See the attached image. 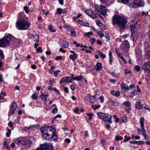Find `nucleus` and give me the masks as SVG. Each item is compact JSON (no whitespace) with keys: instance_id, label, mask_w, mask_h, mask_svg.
I'll use <instances>...</instances> for the list:
<instances>
[{"instance_id":"43","label":"nucleus","mask_w":150,"mask_h":150,"mask_svg":"<svg viewBox=\"0 0 150 150\" xmlns=\"http://www.w3.org/2000/svg\"><path fill=\"white\" fill-rule=\"evenodd\" d=\"M31 98L34 100H35L37 98V96L36 94L34 93L31 96Z\"/></svg>"},{"instance_id":"4","label":"nucleus","mask_w":150,"mask_h":150,"mask_svg":"<svg viewBox=\"0 0 150 150\" xmlns=\"http://www.w3.org/2000/svg\"><path fill=\"white\" fill-rule=\"evenodd\" d=\"M96 9H95V12L98 14V16L103 19H104L102 16H105L106 15L107 9L105 6L100 5L99 6L96 7Z\"/></svg>"},{"instance_id":"22","label":"nucleus","mask_w":150,"mask_h":150,"mask_svg":"<svg viewBox=\"0 0 150 150\" xmlns=\"http://www.w3.org/2000/svg\"><path fill=\"white\" fill-rule=\"evenodd\" d=\"M135 108L138 109H141L143 108V105H141L139 102H137L136 103Z\"/></svg>"},{"instance_id":"23","label":"nucleus","mask_w":150,"mask_h":150,"mask_svg":"<svg viewBox=\"0 0 150 150\" xmlns=\"http://www.w3.org/2000/svg\"><path fill=\"white\" fill-rule=\"evenodd\" d=\"M96 95L94 96H92L90 98H88L90 100L89 101L90 103H93L95 101H96L97 100V99L96 98Z\"/></svg>"},{"instance_id":"52","label":"nucleus","mask_w":150,"mask_h":150,"mask_svg":"<svg viewBox=\"0 0 150 150\" xmlns=\"http://www.w3.org/2000/svg\"><path fill=\"white\" fill-rule=\"evenodd\" d=\"M60 72L59 70H57L56 71H55L54 72V74L55 77H57V76L58 72Z\"/></svg>"},{"instance_id":"38","label":"nucleus","mask_w":150,"mask_h":150,"mask_svg":"<svg viewBox=\"0 0 150 150\" xmlns=\"http://www.w3.org/2000/svg\"><path fill=\"white\" fill-rule=\"evenodd\" d=\"M0 56L1 57V60H3L4 58V54L3 53V50H0Z\"/></svg>"},{"instance_id":"26","label":"nucleus","mask_w":150,"mask_h":150,"mask_svg":"<svg viewBox=\"0 0 150 150\" xmlns=\"http://www.w3.org/2000/svg\"><path fill=\"white\" fill-rule=\"evenodd\" d=\"M61 45L65 48H68L69 45L68 43L67 42L62 40H61Z\"/></svg>"},{"instance_id":"27","label":"nucleus","mask_w":150,"mask_h":150,"mask_svg":"<svg viewBox=\"0 0 150 150\" xmlns=\"http://www.w3.org/2000/svg\"><path fill=\"white\" fill-rule=\"evenodd\" d=\"M137 94V91H132L131 92L129 93V96L130 98H132Z\"/></svg>"},{"instance_id":"14","label":"nucleus","mask_w":150,"mask_h":150,"mask_svg":"<svg viewBox=\"0 0 150 150\" xmlns=\"http://www.w3.org/2000/svg\"><path fill=\"white\" fill-rule=\"evenodd\" d=\"M144 118L141 117L140 119V123L142 128V134L146 133L144 126Z\"/></svg>"},{"instance_id":"34","label":"nucleus","mask_w":150,"mask_h":150,"mask_svg":"<svg viewBox=\"0 0 150 150\" xmlns=\"http://www.w3.org/2000/svg\"><path fill=\"white\" fill-rule=\"evenodd\" d=\"M3 145L4 147H5L8 150H10V147L9 145H8L7 143L5 142L4 144H3Z\"/></svg>"},{"instance_id":"35","label":"nucleus","mask_w":150,"mask_h":150,"mask_svg":"<svg viewBox=\"0 0 150 150\" xmlns=\"http://www.w3.org/2000/svg\"><path fill=\"white\" fill-rule=\"evenodd\" d=\"M98 26L101 30H104L106 29L105 25L102 23H101L100 25H99Z\"/></svg>"},{"instance_id":"9","label":"nucleus","mask_w":150,"mask_h":150,"mask_svg":"<svg viewBox=\"0 0 150 150\" xmlns=\"http://www.w3.org/2000/svg\"><path fill=\"white\" fill-rule=\"evenodd\" d=\"M28 140L26 138H22L18 139L15 141V142L18 145H25L28 143Z\"/></svg>"},{"instance_id":"54","label":"nucleus","mask_w":150,"mask_h":150,"mask_svg":"<svg viewBox=\"0 0 150 150\" xmlns=\"http://www.w3.org/2000/svg\"><path fill=\"white\" fill-rule=\"evenodd\" d=\"M140 67L139 66L136 65L135 66V69L137 71H139L140 70Z\"/></svg>"},{"instance_id":"42","label":"nucleus","mask_w":150,"mask_h":150,"mask_svg":"<svg viewBox=\"0 0 150 150\" xmlns=\"http://www.w3.org/2000/svg\"><path fill=\"white\" fill-rule=\"evenodd\" d=\"M42 50L41 49V47H38L36 49V52L38 53L39 52L42 53Z\"/></svg>"},{"instance_id":"57","label":"nucleus","mask_w":150,"mask_h":150,"mask_svg":"<svg viewBox=\"0 0 150 150\" xmlns=\"http://www.w3.org/2000/svg\"><path fill=\"white\" fill-rule=\"evenodd\" d=\"M64 92H66L67 93H69V89L67 87H64Z\"/></svg>"},{"instance_id":"60","label":"nucleus","mask_w":150,"mask_h":150,"mask_svg":"<svg viewBox=\"0 0 150 150\" xmlns=\"http://www.w3.org/2000/svg\"><path fill=\"white\" fill-rule=\"evenodd\" d=\"M8 125L10 127L12 128L13 126V123L11 121H10L8 123Z\"/></svg>"},{"instance_id":"10","label":"nucleus","mask_w":150,"mask_h":150,"mask_svg":"<svg viewBox=\"0 0 150 150\" xmlns=\"http://www.w3.org/2000/svg\"><path fill=\"white\" fill-rule=\"evenodd\" d=\"M129 48V44L127 40H125L123 43L121 45L120 48L121 50H123L124 51H126L127 49Z\"/></svg>"},{"instance_id":"47","label":"nucleus","mask_w":150,"mask_h":150,"mask_svg":"<svg viewBox=\"0 0 150 150\" xmlns=\"http://www.w3.org/2000/svg\"><path fill=\"white\" fill-rule=\"evenodd\" d=\"M23 15V13H20L18 15V19L20 20L22 16Z\"/></svg>"},{"instance_id":"19","label":"nucleus","mask_w":150,"mask_h":150,"mask_svg":"<svg viewBox=\"0 0 150 150\" xmlns=\"http://www.w3.org/2000/svg\"><path fill=\"white\" fill-rule=\"evenodd\" d=\"M100 2L103 4H105L108 6H109L111 4H112L113 2V1H109L107 0H100Z\"/></svg>"},{"instance_id":"39","label":"nucleus","mask_w":150,"mask_h":150,"mask_svg":"<svg viewBox=\"0 0 150 150\" xmlns=\"http://www.w3.org/2000/svg\"><path fill=\"white\" fill-rule=\"evenodd\" d=\"M125 139L124 142H126L129 141L131 137H130L127 136L125 135L124 137Z\"/></svg>"},{"instance_id":"30","label":"nucleus","mask_w":150,"mask_h":150,"mask_svg":"<svg viewBox=\"0 0 150 150\" xmlns=\"http://www.w3.org/2000/svg\"><path fill=\"white\" fill-rule=\"evenodd\" d=\"M40 97L41 99L47 102L48 101L47 100V98L45 97V96L44 94H41Z\"/></svg>"},{"instance_id":"51","label":"nucleus","mask_w":150,"mask_h":150,"mask_svg":"<svg viewBox=\"0 0 150 150\" xmlns=\"http://www.w3.org/2000/svg\"><path fill=\"white\" fill-rule=\"evenodd\" d=\"M105 142V140L103 139H101L100 141V143L101 144L102 146H103Z\"/></svg>"},{"instance_id":"15","label":"nucleus","mask_w":150,"mask_h":150,"mask_svg":"<svg viewBox=\"0 0 150 150\" xmlns=\"http://www.w3.org/2000/svg\"><path fill=\"white\" fill-rule=\"evenodd\" d=\"M16 108V104L14 102L11 104V106L10 108V111L9 113V115H11L14 114Z\"/></svg>"},{"instance_id":"41","label":"nucleus","mask_w":150,"mask_h":150,"mask_svg":"<svg viewBox=\"0 0 150 150\" xmlns=\"http://www.w3.org/2000/svg\"><path fill=\"white\" fill-rule=\"evenodd\" d=\"M96 33L98 34L101 38H102L104 34L101 31H98L97 32H96Z\"/></svg>"},{"instance_id":"40","label":"nucleus","mask_w":150,"mask_h":150,"mask_svg":"<svg viewBox=\"0 0 150 150\" xmlns=\"http://www.w3.org/2000/svg\"><path fill=\"white\" fill-rule=\"evenodd\" d=\"M93 34V33L92 32H89L87 33H86L84 36L85 37H89V35H92Z\"/></svg>"},{"instance_id":"20","label":"nucleus","mask_w":150,"mask_h":150,"mask_svg":"<svg viewBox=\"0 0 150 150\" xmlns=\"http://www.w3.org/2000/svg\"><path fill=\"white\" fill-rule=\"evenodd\" d=\"M129 142L130 143L138 144V145H141L143 144H144L145 142L143 141H130Z\"/></svg>"},{"instance_id":"11","label":"nucleus","mask_w":150,"mask_h":150,"mask_svg":"<svg viewBox=\"0 0 150 150\" xmlns=\"http://www.w3.org/2000/svg\"><path fill=\"white\" fill-rule=\"evenodd\" d=\"M72 80L71 77L70 76L64 77L62 78L60 82V83L62 84L63 83H69L71 82Z\"/></svg>"},{"instance_id":"12","label":"nucleus","mask_w":150,"mask_h":150,"mask_svg":"<svg viewBox=\"0 0 150 150\" xmlns=\"http://www.w3.org/2000/svg\"><path fill=\"white\" fill-rule=\"evenodd\" d=\"M134 5L139 7H142L144 6L143 0H134L133 2Z\"/></svg>"},{"instance_id":"59","label":"nucleus","mask_w":150,"mask_h":150,"mask_svg":"<svg viewBox=\"0 0 150 150\" xmlns=\"http://www.w3.org/2000/svg\"><path fill=\"white\" fill-rule=\"evenodd\" d=\"M96 22L97 24L99 26V25H100V24L102 23L99 20H96Z\"/></svg>"},{"instance_id":"1","label":"nucleus","mask_w":150,"mask_h":150,"mask_svg":"<svg viewBox=\"0 0 150 150\" xmlns=\"http://www.w3.org/2000/svg\"><path fill=\"white\" fill-rule=\"evenodd\" d=\"M127 23L126 19L124 17L119 15L113 16L112 18V23L113 25H117L118 27L122 29L125 28V25Z\"/></svg>"},{"instance_id":"56","label":"nucleus","mask_w":150,"mask_h":150,"mask_svg":"<svg viewBox=\"0 0 150 150\" xmlns=\"http://www.w3.org/2000/svg\"><path fill=\"white\" fill-rule=\"evenodd\" d=\"M58 109L57 108H54L52 110V112L53 113H56L57 112Z\"/></svg>"},{"instance_id":"33","label":"nucleus","mask_w":150,"mask_h":150,"mask_svg":"<svg viewBox=\"0 0 150 150\" xmlns=\"http://www.w3.org/2000/svg\"><path fill=\"white\" fill-rule=\"evenodd\" d=\"M130 28L131 30L132 34H134V30L135 28V26L134 25H131L130 26Z\"/></svg>"},{"instance_id":"25","label":"nucleus","mask_w":150,"mask_h":150,"mask_svg":"<svg viewBox=\"0 0 150 150\" xmlns=\"http://www.w3.org/2000/svg\"><path fill=\"white\" fill-rule=\"evenodd\" d=\"M121 86L122 88L125 89L126 91L129 90V87L124 83H122Z\"/></svg>"},{"instance_id":"53","label":"nucleus","mask_w":150,"mask_h":150,"mask_svg":"<svg viewBox=\"0 0 150 150\" xmlns=\"http://www.w3.org/2000/svg\"><path fill=\"white\" fill-rule=\"evenodd\" d=\"M99 99L100 100V101L101 102V103H103L104 99V97L103 96H101L99 98Z\"/></svg>"},{"instance_id":"3","label":"nucleus","mask_w":150,"mask_h":150,"mask_svg":"<svg viewBox=\"0 0 150 150\" xmlns=\"http://www.w3.org/2000/svg\"><path fill=\"white\" fill-rule=\"evenodd\" d=\"M16 27L20 30H24L27 29L29 26L30 23L24 19L17 21L16 23Z\"/></svg>"},{"instance_id":"29","label":"nucleus","mask_w":150,"mask_h":150,"mask_svg":"<svg viewBox=\"0 0 150 150\" xmlns=\"http://www.w3.org/2000/svg\"><path fill=\"white\" fill-rule=\"evenodd\" d=\"M110 103L112 106H118V104L116 102H114L112 100H110L109 101Z\"/></svg>"},{"instance_id":"50","label":"nucleus","mask_w":150,"mask_h":150,"mask_svg":"<svg viewBox=\"0 0 150 150\" xmlns=\"http://www.w3.org/2000/svg\"><path fill=\"white\" fill-rule=\"evenodd\" d=\"M87 115L89 117V119L90 120L92 119V116L93 114L92 113H88L87 114Z\"/></svg>"},{"instance_id":"55","label":"nucleus","mask_w":150,"mask_h":150,"mask_svg":"<svg viewBox=\"0 0 150 150\" xmlns=\"http://www.w3.org/2000/svg\"><path fill=\"white\" fill-rule=\"evenodd\" d=\"M120 58L122 60V61L123 62L126 64H127V62L126 61V60L122 56V57H120Z\"/></svg>"},{"instance_id":"63","label":"nucleus","mask_w":150,"mask_h":150,"mask_svg":"<svg viewBox=\"0 0 150 150\" xmlns=\"http://www.w3.org/2000/svg\"><path fill=\"white\" fill-rule=\"evenodd\" d=\"M121 1L124 4H126L128 2L129 0H121Z\"/></svg>"},{"instance_id":"8","label":"nucleus","mask_w":150,"mask_h":150,"mask_svg":"<svg viewBox=\"0 0 150 150\" xmlns=\"http://www.w3.org/2000/svg\"><path fill=\"white\" fill-rule=\"evenodd\" d=\"M53 146L51 144H47L40 145L36 150H52Z\"/></svg>"},{"instance_id":"28","label":"nucleus","mask_w":150,"mask_h":150,"mask_svg":"<svg viewBox=\"0 0 150 150\" xmlns=\"http://www.w3.org/2000/svg\"><path fill=\"white\" fill-rule=\"evenodd\" d=\"M149 67V65L147 64H145L143 65L142 66V69L145 70H147L148 72L149 71V70L148 69Z\"/></svg>"},{"instance_id":"36","label":"nucleus","mask_w":150,"mask_h":150,"mask_svg":"<svg viewBox=\"0 0 150 150\" xmlns=\"http://www.w3.org/2000/svg\"><path fill=\"white\" fill-rule=\"evenodd\" d=\"M82 78L83 77L82 76H76L74 78V80H76L77 81H79L81 80Z\"/></svg>"},{"instance_id":"45","label":"nucleus","mask_w":150,"mask_h":150,"mask_svg":"<svg viewBox=\"0 0 150 150\" xmlns=\"http://www.w3.org/2000/svg\"><path fill=\"white\" fill-rule=\"evenodd\" d=\"M123 138L122 137H120L119 136H117L116 137L115 140L119 141L122 140Z\"/></svg>"},{"instance_id":"18","label":"nucleus","mask_w":150,"mask_h":150,"mask_svg":"<svg viewBox=\"0 0 150 150\" xmlns=\"http://www.w3.org/2000/svg\"><path fill=\"white\" fill-rule=\"evenodd\" d=\"M95 69L98 71H101L102 69L101 64L100 63L97 62L95 66Z\"/></svg>"},{"instance_id":"2","label":"nucleus","mask_w":150,"mask_h":150,"mask_svg":"<svg viewBox=\"0 0 150 150\" xmlns=\"http://www.w3.org/2000/svg\"><path fill=\"white\" fill-rule=\"evenodd\" d=\"M14 37L11 34L7 35L0 39V47H4L10 45L11 40L15 39Z\"/></svg>"},{"instance_id":"44","label":"nucleus","mask_w":150,"mask_h":150,"mask_svg":"<svg viewBox=\"0 0 150 150\" xmlns=\"http://www.w3.org/2000/svg\"><path fill=\"white\" fill-rule=\"evenodd\" d=\"M125 110L128 113H129L131 110V107H125Z\"/></svg>"},{"instance_id":"6","label":"nucleus","mask_w":150,"mask_h":150,"mask_svg":"<svg viewBox=\"0 0 150 150\" xmlns=\"http://www.w3.org/2000/svg\"><path fill=\"white\" fill-rule=\"evenodd\" d=\"M47 133L49 134H50L49 137L52 138V140L56 142L57 139V136L56 134V130L52 126L50 127L47 126Z\"/></svg>"},{"instance_id":"24","label":"nucleus","mask_w":150,"mask_h":150,"mask_svg":"<svg viewBox=\"0 0 150 150\" xmlns=\"http://www.w3.org/2000/svg\"><path fill=\"white\" fill-rule=\"evenodd\" d=\"M98 54H99L100 56L103 59H104L106 57V55L104 54L103 53L100 51L98 50L96 52Z\"/></svg>"},{"instance_id":"64","label":"nucleus","mask_w":150,"mask_h":150,"mask_svg":"<svg viewBox=\"0 0 150 150\" xmlns=\"http://www.w3.org/2000/svg\"><path fill=\"white\" fill-rule=\"evenodd\" d=\"M142 15L143 16L145 15L146 16H147L148 15V12H145L143 11L142 13Z\"/></svg>"},{"instance_id":"16","label":"nucleus","mask_w":150,"mask_h":150,"mask_svg":"<svg viewBox=\"0 0 150 150\" xmlns=\"http://www.w3.org/2000/svg\"><path fill=\"white\" fill-rule=\"evenodd\" d=\"M30 39H31L32 40L34 41L37 42L39 40V37L38 35H33L31 34L29 38Z\"/></svg>"},{"instance_id":"48","label":"nucleus","mask_w":150,"mask_h":150,"mask_svg":"<svg viewBox=\"0 0 150 150\" xmlns=\"http://www.w3.org/2000/svg\"><path fill=\"white\" fill-rule=\"evenodd\" d=\"M90 41L92 44H93L96 42V40L94 38H91Z\"/></svg>"},{"instance_id":"46","label":"nucleus","mask_w":150,"mask_h":150,"mask_svg":"<svg viewBox=\"0 0 150 150\" xmlns=\"http://www.w3.org/2000/svg\"><path fill=\"white\" fill-rule=\"evenodd\" d=\"M24 9L25 12L27 13H28L29 12V11L28 10V8L26 6H25L24 7Z\"/></svg>"},{"instance_id":"7","label":"nucleus","mask_w":150,"mask_h":150,"mask_svg":"<svg viewBox=\"0 0 150 150\" xmlns=\"http://www.w3.org/2000/svg\"><path fill=\"white\" fill-rule=\"evenodd\" d=\"M47 126H45L40 128V131L42 134V137L45 139H47L49 141L52 140V138L49 137L50 134L48 133L45 132H47Z\"/></svg>"},{"instance_id":"58","label":"nucleus","mask_w":150,"mask_h":150,"mask_svg":"<svg viewBox=\"0 0 150 150\" xmlns=\"http://www.w3.org/2000/svg\"><path fill=\"white\" fill-rule=\"evenodd\" d=\"M89 136L88 132L87 131H86L84 133V136L86 137H88Z\"/></svg>"},{"instance_id":"17","label":"nucleus","mask_w":150,"mask_h":150,"mask_svg":"<svg viewBox=\"0 0 150 150\" xmlns=\"http://www.w3.org/2000/svg\"><path fill=\"white\" fill-rule=\"evenodd\" d=\"M76 21L79 24H80L81 25L86 27H88L89 26V24L88 23H86L79 19H78L76 20Z\"/></svg>"},{"instance_id":"62","label":"nucleus","mask_w":150,"mask_h":150,"mask_svg":"<svg viewBox=\"0 0 150 150\" xmlns=\"http://www.w3.org/2000/svg\"><path fill=\"white\" fill-rule=\"evenodd\" d=\"M142 135L144 136V139H146L148 138L146 134V133Z\"/></svg>"},{"instance_id":"13","label":"nucleus","mask_w":150,"mask_h":150,"mask_svg":"<svg viewBox=\"0 0 150 150\" xmlns=\"http://www.w3.org/2000/svg\"><path fill=\"white\" fill-rule=\"evenodd\" d=\"M85 12L87 15L93 18L96 19L97 18V16L92 10H87L85 11Z\"/></svg>"},{"instance_id":"49","label":"nucleus","mask_w":150,"mask_h":150,"mask_svg":"<svg viewBox=\"0 0 150 150\" xmlns=\"http://www.w3.org/2000/svg\"><path fill=\"white\" fill-rule=\"evenodd\" d=\"M57 12L59 14H61L62 12V11L61 8H59L57 9Z\"/></svg>"},{"instance_id":"31","label":"nucleus","mask_w":150,"mask_h":150,"mask_svg":"<svg viewBox=\"0 0 150 150\" xmlns=\"http://www.w3.org/2000/svg\"><path fill=\"white\" fill-rule=\"evenodd\" d=\"M124 104L126 107H130L131 105V104L128 101H125L123 103Z\"/></svg>"},{"instance_id":"21","label":"nucleus","mask_w":150,"mask_h":150,"mask_svg":"<svg viewBox=\"0 0 150 150\" xmlns=\"http://www.w3.org/2000/svg\"><path fill=\"white\" fill-rule=\"evenodd\" d=\"M78 57V55L74 53V54L71 55L69 56V58L73 61H74L77 59Z\"/></svg>"},{"instance_id":"5","label":"nucleus","mask_w":150,"mask_h":150,"mask_svg":"<svg viewBox=\"0 0 150 150\" xmlns=\"http://www.w3.org/2000/svg\"><path fill=\"white\" fill-rule=\"evenodd\" d=\"M97 115L104 121H107L110 124L112 123L111 121L112 116L110 114L99 112L97 113Z\"/></svg>"},{"instance_id":"61","label":"nucleus","mask_w":150,"mask_h":150,"mask_svg":"<svg viewBox=\"0 0 150 150\" xmlns=\"http://www.w3.org/2000/svg\"><path fill=\"white\" fill-rule=\"evenodd\" d=\"M62 57L61 56H59L57 57H56L55 60L57 61L59 60L62 59Z\"/></svg>"},{"instance_id":"32","label":"nucleus","mask_w":150,"mask_h":150,"mask_svg":"<svg viewBox=\"0 0 150 150\" xmlns=\"http://www.w3.org/2000/svg\"><path fill=\"white\" fill-rule=\"evenodd\" d=\"M49 30L51 32H54L56 31L55 30L53 29V27L52 25H50L48 27Z\"/></svg>"},{"instance_id":"37","label":"nucleus","mask_w":150,"mask_h":150,"mask_svg":"<svg viewBox=\"0 0 150 150\" xmlns=\"http://www.w3.org/2000/svg\"><path fill=\"white\" fill-rule=\"evenodd\" d=\"M71 35L73 37H75L76 36V34L75 31L74 29H73L71 33Z\"/></svg>"}]
</instances>
